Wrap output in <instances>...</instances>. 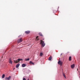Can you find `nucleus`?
I'll return each mask as SVG.
<instances>
[{"label":"nucleus","instance_id":"25","mask_svg":"<svg viewBox=\"0 0 80 80\" xmlns=\"http://www.w3.org/2000/svg\"><path fill=\"white\" fill-rule=\"evenodd\" d=\"M43 40H44V39H43Z\"/></svg>","mask_w":80,"mask_h":80},{"label":"nucleus","instance_id":"7","mask_svg":"<svg viewBox=\"0 0 80 80\" xmlns=\"http://www.w3.org/2000/svg\"><path fill=\"white\" fill-rule=\"evenodd\" d=\"M29 63L30 64V65H32H32H34V64H35L33 62H32V61H30V62Z\"/></svg>","mask_w":80,"mask_h":80},{"label":"nucleus","instance_id":"14","mask_svg":"<svg viewBox=\"0 0 80 80\" xmlns=\"http://www.w3.org/2000/svg\"><path fill=\"white\" fill-rule=\"evenodd\" d=\"M39 35H40V36H42V37L43 36V35L41 33H39Z\"/></svg>","mask_w":80,"mask_h":80},{"label":"nucleus","instance_id":"8","mask_svg":"<svg viewBox=\"0 0 80 80\" xmlns=\"http://www.w3.org/2000/svg\"><path fill=\"white\" fill-rule=\"evenodd\" d=\"M71 67L72 68H73L75 67V64H73L71 66Z\"/></svg>","mask_w":80,"mask_h":80},{"label":"nucleus","instance_id":"26","mask_svg":"<svg viewBox=\"0 0 80 80\" xmlns=\"http://www.w3.org/2000/svg\"><path fill=\"white\" fill-rule=\"evenodd\" d=\"M2 58H3V57H2Z\"/></svg>","mask_w":80,"mask_h":80},{"label":"nucleus","instance_id":"15","mask_svg":"<svg viewBox=\"0 0 80 80\" xmlns=\"http://www.w3.org/2000/svg\"><path fill=\"white\" fill-rule=\"evenodd\" d=\"M52 56H50L49 58V60H52Z\"/></svg>","mask_w":80,"mask_h":80},{"label":"nucleus","instance_id":"2","mask_svg":"<svg viewBox=\"0 0 80 80\" xmlns=\"http://www.w3.org/2000/svg\"><path fill=\"white\" fill-rule=\"evenodd\" d=\"M23 59H18L17 60H16L14 62V63H18L20 62V61H22Z\"/></svg>","mask_w":80,"mask_h":80},{"label":"nucleus","instance_id":"1","mask_svg":"<svg viewBox=\"0 0 80 80\" xmlns=\"http://www.w3.org/2000/svg\"><path fill=\"white\" fill-rule=\"evenodd\" d=\"M41 44L43 47L45 45V43H44V41H43L42 40H41Z\"/></svg>","mask_w":80,"mask_h":80},{"label":"nucleus","instance_id":"19","mask_svg":"<svg viewBox=\"0 0 80 80\" xmlns=\"http://www.w3.org/2000/svg\"><path fill=\"white\" fill-rule=\"evenodd\" d=\"M43 55V53L42 52H41L40 53V56H42Z\"/></svg>","mask_w":80,"mask_h":80},{"label":"nucleus","instance_id":"22","mask_svg":"<svg viewBox=\"0 0 80 80\" xmlns=\"http://www.w3.org/2000/svg\"><path fill=\"white\" fill-rule=\"evenodd\" d=\"M61 55H62V53H61Z\"/></svg>","mask_w":80,"mask_h":80},{"label":"nucleus","instance_id":"4","mask_svg":"<svg viewBox=\"0 0 80 80\" xmlns=\"http://www.w3.org/2000/svg\"><path fill=\"white\" fill-rule=\"evenodd\" d=\"M62 63L63 62H62L60 61H59L58 62V64H59V65H60L61 66L62 65Z\"/></svg>","mask_w":80,"mask_h":80},{"label":"nucleus","instance_id":"10","mask_svg":"<svg viewBox=\"0 0 80 80\" xmlns=\"http://www.w3.org/2000/svg\"><path fill=\"white\" fill-rule=\"evenodd\" d=\"M19 66H20V64L18 63L16 65V68H18Z\"/></svg>","mask_w":80,"mask_h":80},{"label":"nucleus","instance_id":"23","mask_svg":"<svg viewBox=\"0 0 80 80\" xmlns=\"http://www.w3.org/2000/svg\"><path fill=\"white\" fill-rule=\"evenodd\" d=\"M77 70H78V69H77Z\"/></svg>","mask_w":80,"mask_h":80},{"label":"nucleus","instance_id":"13","mask_svg":"<svg viewBox=\"0 0 80 80\" xmlns=\"http://www.w3.org/2000/svg\"><path fill=\"white\" fill-rule=\"evenodd\" d=\"M5 74H3L2 75V78H5Z\"/></svg>","mask_w":80,"mask_h":80},{"label":"nucleus","instance_id":"20","mask_svg":"<svg viewBox=\"0 0 80 80\" xmlns=\"http://www.w3.org/2000/svg\"><path fill=\"white\" fill-rule=\"evenodd\" d=\"M38 36H37V37H36V39L37 40H39V39H38Z\"/></svg>","mask_w":80,"mask_h":80},{"label":"nucleus","instance_id":"21","mask_svg":"<svg viewBox=\"0 0 80 80\" xmlns=\"http://www.w3.org/2000/svg\"><path fill=\"white\" fill-rule=\"evenodd\" d=\"M23 80H26V79H25V78H23Z\"/></svg>","mask_w":80,"mask_h":80},{"label":"nucleus","instance_id":"6","mask_svg":"<svg viewBox=\"0 0 80 80\" xmlns=\"http://www.w3.org/2000/svg\"><path fill=\"white\" fill-rule=\"evenodd\" d=\"M25 33L26 34H29V33H30V32L29 31H25Z\"/></svg>","mask_w":80,"mask_h":80},{"label":"nucleus","instance_id":"9","mask_svg":"<svg viewBox=\"0 0 80 80\" xmlns=\"http://www.w3.org/2000/svg\"><path fill=\"white\" fill-rule=\"evenodd\" d=\"M22 67H26V64H23L22 65Z\"/></svg>","mask_w":80,"mask_h":80},{"label":"nucleus","instance_id":"3","mask_svg":"<svg viewBox=\"0 0 80 80\" xmlns=\"http://www.w3.org/2000/svg\"><path fill=\"white\" fill-rule=\"evenodd\" d=\"M22 41H23V39H22V38H21L19 39L18 40L17 42L18 43H20V42H22Z\"/></svg>","mask_w":80,"mask_h":80},{"label":"nucleus","instance_id":"18","mask_svg":"<svg viewBox=\"0 0 80 80\" xmlns=\"http://www.w3.org/2000/svg\"><path fill=\"white\" fill-rule=\"evenodd\" d=\"M25 60L26 61H29L30 60V59L28 58L27 59H25Z\"/></svg>","mask_w":80,"mask_h":80},{"label":"nucleus","instance_id":"16","mask_svg":"<svg viewBox=\"0 0 80 80\" xmlns=\"http://www.w3.org/2000/svg\"><path fill=\"white\" fill-rule=\"evenodd\" d=\"M63 75L64 78H66V76H65V74L64 73H63Z\"/></svg>","mask_w":80,"mask_h":80},{"label":"nucleus","instance_id":"24","mask_svg":"<svg viewBox=\"0 0 80 80\" xmlns=\"http://www.w3.org/2000/svg\"><path fill=\"white\" fill-rule=\"evenodd\" d=\"M14 69H15V68H14V69H13V70H14Z\"/></svg>","mask_w":80,"mask_h":80},{"label":"nucleus","instance_id":"5","mask_svg":"<svg viewBox=\"0 0 80 80\" xmlns=\"http://www.w3.org/2000/svg\"><path fill=\"white\" fill-rule=\"evenodd\" d=\"M11 79V76H9L8 78L6 77L5 78V80H10Z\"/></svg>","mask_w":80,"mask_h":80},{"label":"nucleus","instance_id":"11","mask_svg":"<svg viewBox=\"0 0 80 80\" xmlns=\"http://www.w3.org/2000/svg\"><path fill=\"white\" fill-rule=\"evenodd\" d=\"M9 62L10 63H11V64H12V60H11V59H9Z\"/></svg>","mask_w":80,"mask_h":80},{"label":"nucleus","instance_id":"12","mask_svg":"<svg viewBox=\"0 0 80 80\" xmlns=\"http://www.w3.org/2000/svg\"><path fill=\"white\" fill-rule=\"evenodd\" d=\"M69 61H71V60H72V57H71V56L69 57Z\"/></svg>","mask_w":80,"mask_h":80},{"label":"nucleus","instance_id":"17","mask_svg":"<svg viewBox=\"0 0 80 80\" xmlns=\"http://www.w3.org/2000/svg\"><path fill=\"white\" fill-rule=\"evenodd\" d=\"M63 75L64 78H66V76H65V74L64 73H63Z\"/></svg>","mask_w":80,"mask_h":80}]
</instances>
